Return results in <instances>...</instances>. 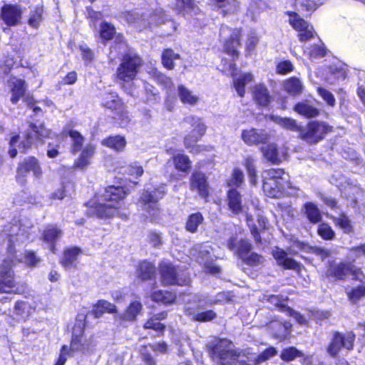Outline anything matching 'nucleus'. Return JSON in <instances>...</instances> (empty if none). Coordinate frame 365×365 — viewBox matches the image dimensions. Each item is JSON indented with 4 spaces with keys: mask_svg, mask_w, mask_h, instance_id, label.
<instances>
[{
    "mask_svg": "<svg viewBox=\"0 0 365 365\" xmlns=\"http://www.w3.org/2000/svg\"><path fill=\"white\" fill-rule=\"evenodd\" d=\"M273 257L277 260V264L285 269H297L299 264L292 258L287 257V254L282 249L276 247L272 252Z\"/></svg>",
    "mask_w": 365,
    "mask_h": 365,
    "instance_id": "nucleus-25",
    "label": "nucleus"
},
{
    "mask_svg": "<svg viewBox=\"0 0 365 365\" xmlns=\"http://www.w3.org/2000/svg\"><path fill=\"white\" fill-rule=\"evenodd\" d=\"M102 104L104 107L118 110L121 106V102L115 93H106L103 95Z\"/></svg>",
    "mask_w": 365,
    "mask_h": 365,
    "instance_id": "nucleus-40",
    "label": "nucleus"
},
{
    "mask_svg": "<svg viewBox=\"0 0 365 365\" xmlns=\"http://www.w3.org/2000/svg\"><path fill=\"white\" fill-rule=\"evenodd\" d=\"M43 11L42 6H36L31 10L28 20L29 25L35 29L38 28L42 19Z\"/></svg>",
    "mask_w": 365,
    "mask_h": 365,
    "instance_id": "nucleus-50",
    "label": "nucleus"
},
{
    "mask_svg": "<svg viewBox=\"0 0 365 365\" xmlns=\"http://www.w3.org/2000/svg\"><path fill=\"white\" fill-rule=\"evenodd\" d=\"M209 248L207 245H196L190 250V255L195 257L200 264H204L207 272L215 274L220 272V268L210 262Z\"/></svg>",
    "mask_w": 365,
    "mask_h": 365,
    "instance_id": "nucleus-12",
    "label": "nucleus"
},
{
    "mask_svg": "<svg viewBox=\"0 0 365 365\" xmlns=\"http://www.w3.org/2000/svg\"><path fill=\"white\" fill-rule=\"evenodd\" d=\"M126 173L128 175L138 178L143 174V169L138 163H134L127 167Z\"/></svg>",
    "mask_w": 365,
    "mask_h": 365,
    "instance_id": "nucleus-63",
    "label": "nucleus"
},
{
    "mask_svg": "<svg viewBox=\"0 0 365 365\" xmlns=\"http://www.w3.org/2000/svg\"><path fill=\"white\" fill-rule=\"evenodd\" d=\"M127 195L126 191L121 186L110 185L106 188L101 198L104 202L95 203L88 210L91 215L98 218L113 217L118 216L126 219L127 215L121 212L118 204Z\"/></svg>",
    "mask_w": 365,
    "mask_h": 365,
    "instance_id": "nucleus-1",
    "label": "nucleus"
},
{
    "mask_svg": "<svg viewBox=\"0 0 365 365\" xmlns=\"http://www.w3.org/2000/svg\"><path fill=\"white\" fill-rule=\"evenodd\" d=\"M96 146L92 143H87L80 151V155L75 160L73 168L83 170L91 163L92 158L96 153Z\"/></svg>",
    "mask_w": 365,
    "mask_h": 365,
    "instance_id": "nucleus-20",
    "label": "nucleus"
},
{
    "mask_svg": "<svg viewBox=\"0 0 365 365\" xmlns=\"http://www.w3.org/2000/svg\"><path fill=\"white\" fill-rule=\"evenodd\" d=\"M141 63L142 61L137 55L132 53L125 55L117 69L118 79L123 82L133 81L135 79Z\"/></svg>",
    "mask_w": 365,
    "mask_h": 365,
    "instance_id": "nucleus-4",
    "label": "nucleus"
},
{
    "mask_svg": "<svg viewBox=\"0 0 365 365\" xmlns=\"http://www.w3.org/2000/svg\"><path fill=\"white\" fill-rule=\"evenodd\" d=\"M233 344L227 339L214 338L207 344L210 356L213 359H220L221 365H250L252 361L244 351L232 349Z\"/></svg>",
    "mask_w": 365,
    "mask_h": 365,
    "instance_id": "nucleus-2",
    "label": "nucleus"
},
{
    "mask_svg": "<svg viewBox=\"0 0 365 365\" xmlns=\"http://www.w3.org/2000/svg\"><path fill=\"white\" fill-rule=\"evenodd\" d=\"M294 110L298 114L308 118L317 117L319 114V110L307 101L297 103Z\"/></svg>",
    "mask_w": 365,
    "mask_h": 365,
    "instance_id": "nucleus-31",
    "label": "nucleus"
},
{
    "mask_svg": "<svg viewBox=\"0 0 365 365\" xmlns=\"http://www.w3.org/2000/svg\"><path fill=\"white\" fill-rule=\"evenodd\" d=\"M284 172L282 169H270L263 182V190L270 197H277L284 189L280 180Z\"/></svg>",
    "mask_w": 365,
    "mask_h": 365,
    "instance_id": "nucleus-7",
    "label": "nucleus"
},
{
    "mask_svg": "<svg viewBox=\"0 0 365 365\" xmlns=\"http://www.w3.org/2000/svg\"><path fill=\"white\" fill-rule=\"evenodd\" d=\"M51 133V130L46 128L43 125H37L34 123H30L29 128L25 132L23 140L19 145L20 151L26 152L28 149L31 148L37 140L48 138Z\"/></svg>",
    "mask_w": 365,
    "mask_h": 365,
    "instance_id": "nucleus-8",
    "label": "nucleus"
},
{
    "mask_svg": "<svg viewBox=\"0 0 365 365\" xmlns=\"http://www.w3.org/2000/svg\"><path fill=\"white\" fill-rule=\"evenodd\" d=\"M319 95L323 98L328 106L334 107L336 104V100L334 95L328 90L322 87L317 88Z\"/></svg>",
    "mask_w": 365,
    "mask_h": 365,
    "instance_id": "nucleus-59",
    "label": "nucleus"
},
{
    "mask_svg": "<svg viewBox=\"0 0 365 365\" xmlns=\"http://www.w3.org/2000/svg\"><path fill=\"white\" fill-rule=\"evenodd\" d=\"M175 168L180 172L187 173L191 169V161L185 154H177L173 156Z\"/></svg>",
    "mask_w": 365,
    "mask_h": 365,
    "instance_id": "nucleus-42",
    "label": "nucleus"
},
{
    "mask_svg": "<svg viewBox=\"0 0 365 365\" xmlns=\"http://www.w3.org/2000/svg\"><path fill=\"white\" fill-rule=\"evenodd\" d=\"M81 253V250L78 247L66 249L63 253V258L61 262L65 268H69L74 265L78 256Z\"/></svg>",
    "mask_w": 365,
    "mask_h": 365,
    "instance_id": "nucleus-39",
    "label": "nucleus"
},
{
    "mask_svg": "<svg viewBox=\"0 0 365 365\" xmlns=\"http://www.w3.org/2000/svg\"><path fill=\"white\" fill-rule=\"evenodd\" d=\"M328 273L339 280H344L349 275L353 276V279L360 282L364 279L361 271L355 268L351 263H339L334 265L329 269Z\"/></svg>",
    "mask_w": 365,
    "mask_h": 365,
    "instance_id": "nucleus-11",
    "label": "nucleus"
},
{
    "mask_svg": "<svg viewBox=\"0 0 365 365\" xmlns=\"http://www.w3.org/2000/svg\"><path fill=\"white\" fill-rule=\"evenodd\" d=\"M303 210L310 222L315 224L321 221L322 215L316 204L312 202H306Z\"/></svg>",
    "mask_w": 365,
    "mask_h": 365,
    "instance_id": "nucleus-35",
    "label": "nucleus"
},
{
    "mask_svg": "<svg viewBox=\"0 0 365 365\" xmlns=\"http://www.w3.org/2000/svg\"><path fill=\"white\" fill-rule=\"evenodd\" d=\"M187 299L196 301L199 307H207L226 302L230 299V296L228 292H225L217 293L214 297L207 294H195L189 295Z\"/></svg>",
    "mask_w": 365,
    "mask_h": 365,
    "instance_id": "nucleus-15",
    "label": "nucleus"
},
{
    "mask_svg": "<svg viewBox=\"0 0 365 365\" xmlns=\"http://www.w3.org/2000/svg\"><path fill=\"white\" fill-rule=\"evenodd\" d=\"M8 85L11 93L10 101L12 103L16 104L20 98L25 96L26 91V82L24 80L13 77L9 80Z\"/></svg>",
    "mask_w": 365,
    "mask_h": 365,
    "instance_id": "nucleus-24",
    "label": "nucleus"
},
{
    "mask_svg": "<svg viewBox=\"0 0 365 365\" xmlns=\"http://www.w3.org/2000/svg\"><path fill=\"white\" fill-rule=\"evenodd\" d=\"M317 232L321 237L326 240H332L335 236L334 230L326 223H322L319 225Z\"/></svg>",
    "mask_w": 365,
    "mask_h": 365,
    "instance_id": "nucleus-55",
    "label": "nucleus"
},
{
    "mask_svg": "<svg viewBox=\"0 0 365 365\" xmlns=\"http://www.w3.org/2000/svg\"><path fill=\"white\" fill-rule=\"evenodd\" d=\"M227 200L232 213L237 215L242 211V196L237 190L232 188L227 192Z\"/></svg>",
    "mask_w": 365,
    "mask_h": 365,
    "instance_id": "nucleus-30",
    "label": "nucleus"
},
{
    "mask_svg": "<svg viewBox=\"0 0 365 365\" xmlns=\"http://www.w3.org/2000/svg\"><path fill=\"white\" fill-rule=\"evenodd\" d=\"M191 189L197 190L200 196L206 199L209 196L210 187L205 174L194 173L191 178Z\"/></svg>",
    "mask_w": 365,
    "mask_h": 365,
    "instance_id": "nucleus-22",
    "label": "nucleus"
},
{
    "mask_svg": "<svg viewBox=\"0 0 365 365\" xmlns=\"http://www.w3.org/2000/svg\"><path fill=\"white\" fill-rule=\"evenodd\" d=\"M288 14L289 16V24L299 34L309 26V23L302 19L297 13L289 12Z\"/></svg>",
    "mask_w": 365,
    "mask_h": 365,
    "instance_id": "nucleus-46",
    "label": "nucleus"
},
{
    "mask_svg": "<svg viewBox=\"0 0 365 365\" xmlns=\"http://www.w3.org/2000/svg\"><path fill=\"white\" fill-rule=\"evenodd\" d=\"M32 172L34 177L36 179L41 178L42 175V170L37 159L34 157H29L25 159L19 164L18 168L19 175H23Z\"/></svg>",
    "mask_w": 365,
    "mask_h": 365,
    "instance_id": "nucleus-23",
    "label": "nucleus"
},
{
    "mask_svg": "<svg viewBox=\"0 0 365 365\" xmlns=\"http://www.w3.org/2000/svg\"><path fill=\"white\" fill-rule=\"evenodd\" d=\"M152 298L158 302L170 304L175 301L176 297L173 292L159 290L153 293Z\"/></svg>",
    "mask_w": 365,
    "mask_h": 365,
    "instance_id": "nucleus-48",
    "label": "nucleus"
},
{
    "mask_svg": "<svg viewBox=\"0 0 365 365\" xmlns=\"http://www.w3.org/2000/svg\"><path fill=\"white\" fill-rule=\"evenodd\" d=\"M160 272L161 281L164 284L187 285L190 282V278L186 272L179 269L169 262L160 264Z\"/></svg>",
    "mask_w": 365,
    "mask_h": 365,
    "instance_id": "nucleus-6",
    "label": "nucleus"
},
{
    "mask_svg": "<svg viewBox=\"0 0 365 365\" xmlns=\"http://www.w3.org/2000/svg\"><path fill=\"white\" fill-rule=\"evenodd\" d=\"M241 137L245 144L254 145L266 143L269 135L264 130L250 128L242 130Z\"/></svg>",
    "mask_w": 365,
    "mask_h": 365,
    "instance_id": "nucleus-17",
    "label": "nucleus"
},
{
    "mask_svg": "<svg viewBox=\"0 0 365 365\" xmlns=\"http://www.w3.org/2000/svg\"><path fill=\"white\" fill-rule=\"evenodd\" d=\"M203 220V216L200 212L191 214L186 222V230L192 233L196 232L198 226L202 223Z\"/></svg>",
    "mask_w": 365,
    "mask_h": 365,
    "instance_id": "nucleus-45",
    "label": "nucleus"
},
{
    "mask_svg": "<svg viewBox=\"0 0 365 365\" xmlns=\"http://www.w3.org/2000/svg\"><path fill=\"white\" fill-rule=\"evenodd\" d=\"M153 191L146 190L143 192L140 202L143 209L146 211L152 220H155L159 213L157 200Z\"/></svg>",
    "mask_w": 365,
    "mask_h": 365,
    "instance_id": "nucleus-21",
    "label": "nucleus"
},
{
    "mask_svg": "<svg viewBox=\"0 0 365 365\" xmlns=\"http://www.w3.org/2000/svg\"><path fill=\"white\" fill-rule=\"evenodd\" d=\"M253 81V76L251 73H244L239 78H234V87L241 97L245 94V86Z\"/></svg>",
    "mask_w": 365,
    "mask_h": 365,
    "instance_id": "nucleus-43",
    "label": "nucleus"
},
{
    "mask_svg": "<svg viewBox=\"0 0 365 365\" xmlns=\"http://www.w3.org/2000/svg\"><path fill=\"white\" fill-rule=\"evenodd\" d=\"M33 312L34 309L29 302H16L14 307V318L16 320H25Z\"/></svg>",
    "mask_w": 365,
    "mask_h": 365,
    "instance_id": "nucleus-29",
    "label": "nucleus"
},
{
    "mask_svg": "<svg viewBox=\"0 0 365 365\" xmlns=\"http://www.w3.org/2000/svg\"><path fill=\"white\" fill-rule=\"evenodd\" d=\"M63 133L68 135L71 139V151L73 154H76L83 148L85 138L78 131L65 128Z\"/></svg>",
    "mask_w": 365,
    "mask_h": 365,
    "instance_id": "nucleus-28",
    "label": "nucleus"
},
{
    "mask_svg": "<svg viewBox=\"0 0 365 365\" xmlns=\"http://www.w3.org/2000/svg\"><path fill=\"white\" fill-rule=\"evenodd\" d=\"M23 10L17 4H5L0 11V17L8 26H16L21 23Z\"/></svg>",
    "mask_w": 365,
    "mask_h": 365,
    "instance_id": "nucleus-14",
    "label": "nucleus"
},
{
    "mask_svg": "<svg viewBox=\"0 0 365 365\" xmlns=\"http://www.w3.org/2000/svg\"><path fill=\"white\" fill-rule=\"evenodd\" d=\"M277 354V351L274 347H269L264 350L262 353L257 356L255 360L256 364H259L262 362H264L269 358L275 356Z\"/></svg>",
    "mask_w": 365,
    "mask_h": 365,
    "instance_id": "nucleus-61",
    "label": "nucleus"
},
{
    "mask_svg": "<svg viewBox=\"0 0 365 365\" xmlns=\"http://www.w3.org/2000/svg\"><path fill=\"white\" fill-rule=\"evenodd\" d=\"M244 182V173L239 168H235L227 183L229 186L240 187Z\"/></svg>",
    "mask_w": 365,
    "mask_h": 365,
    "instance_id": "nucleus-56",
    "label": "nucleus"
},
{
    "mask_svg": "<svg viewBox=\"0 0 365 365\" xmlns=\"http://www.w3.org/2000/svg\"><path fill=\"white\" fill-rule=\"evenodd\" d=\"M217 5L224 14L235 13L239 8L237 0H215Z\"/></svg>",
    "mask_w": 365,
    "mask_h": 365,
    "instance_id": "nucleus-47",
    "label": "nucleus"
},
{
    "mask_svg": "<svg viewBox=\"0 0 365 365\" xmlns=\"http://www.w3.org/2000/svg\"><path fill=\"white\" fill-rule=\"evenodd\" d=\"M242 260L250 266H259L264 262V258L255 252L248 254Z\"/></svg>",
    "mask_w": 365,
    "mask_h": 365,
    "instance_id": "nucleus-57",
    "label": "nucleus"
},
{
    "mask_svg": "<svg viewBox=\"0 0 365 365\" xmlns=\"http://www.w3.org/2000/svg\"><path fill=\"white\" fill-rule=\"evenodd\" d=\"M179 58L180 55L170 48L165 49L162 54V63L168 69H173L175 66L174 61Z\"/></svg>",
    "mask_w": 365,
    "mask_h": 365,
    "instance_id": "nucleus-49",
    "label": "nucleus"
},
{
    "mask_svg": "<svg viewBox=\"0 0 365 365\" xmlns=\"http://www.w3.org/2000/svg\"><path fill=\"white\" fill-rule=\"evenodd\" d=\"M13 261L5 260L0 265V293H9L15 287Z\"/></svg>",
    "mask_w": 365,
    "mask_h": 365,
    "instance_id": "nucleus-13",
    "label": "nucleus"
},
{
    "mask_svg": "<svg viewBox=\"0 0 365 365\" xmlns=\"http://www.w3.org/2000/svg\"><path fill=\"white\" fill-rule=\"evenodd\" d=\"M320 0H296V5L302 11L315 10L321 4Z\"/></svg>",
    "mask_w": 365,
    "mask_h": 365,
    "instance_id": "nucleus-54",
    "label": "nucleus"
},
{
    "mask_svg": "<svg viewBox=\"0 0 365 365\" xmlns=\"http://www.w3.org/2000/svg\"><path fill=\"white\" fill-rule=\"evenodd\" d=\"M349 299L352 303H356L362 297H365V287L361 286L353 289L351 292H347Z\"/></svg>",
    "mask_w": 365,
    "mask_h": 365,
    "instance_id": "nucleus-58",
    "label": "nucleus"
},
{
    "mask_svg": "<svg viewBox=\"0 0 365 365\" xmlns=\"http://www.w3.org/2000/svg\"><path fill=\"white\" fill-rule=\"evenodd\" d=\"M263 156L272 164H278L281 162L279 157L277 145L274 143L269 144L261 148Z\"/></svg>",
    "mask_w": 365,
    "mask_h": 365,
    "instance_id": "nucleus-37",
    "label": "nucleus"
},
{
    "mask_svg": "<svg viewBox=\"0 0 365 365\" xmlns=\"http://www.w3.org/2000/svg\"><path fill=\"white\" fill-rule=\"evenodd\" d=\"M271 119L273 122L285 129L300 133L302 126L298 125L297 121L292 118H282L278 115H272Z\"/></svg>",
    "mask_w": 365,
    "mask_h": 365,
    "instance_id": "nucleus-36",
    "label": "nucleus"
},
{
    "mask_svg": "<svg viewBox=\"0 0 365 365\" xmlns=\"http://www.w3.org/2000/svg\"><path fill=\"white\" fill-rule=\"evenodd\" d=\"M63 230L56 225L51 224L45 227L42 232V240L46 242L52 252H55V245L63 236Z\"/></svg>",
    "mask_w": 365,
    "mask_h": 365,
    "instance_id": "nucleus-19",
    "label": "nucleus"
},
{
    "mask_svg": "<svg viewBox=\"0 0 365 365\" xmlns=\"http://www.w3.org/2000/svg\"><path fill=\"white\" fill-rule=\"evenodd\" d=\"M334 220L336 225L341 228L344 232H349L351 230L350 220L344 214H341L338 217H334Z\"/></svg>",
    "mask_w": 365,
    "mask_h": 365,
    "instance_id": "nucleus-60",
    "label": "nucleus"
},
{
    "mask_svg": "<svg viewBox=\"0 0 365 365\" xmlns=\"http://www.w3.org/2000/svg\"><path fill=\"white\" fill-rule=\"evenodd\" d=\"M136 274L138 278L141 280H148L155 276V267L152 263L147 261H143L139 264Z\"/></svg>",
    "mask_w": 365,
    "mask_h": 365,
    "instance_id": "nucleus-32",
    "label": "nucleus"
},
{
    "mask_svg": "<svg viewBox=\"0 0 365 365\" xmlns=\"http://www.w3.org/2000/svg\"><path fill=\"white\" fill-rule=\"evenodd\" d=\"M70 348L71 351H81L84 354L89 353L92 351V341L84 338L81 329L78 330L75 328Z\"/></svg>",
    "mask_w": 365,
    "mask_h": 365,
    "instance_id": "nucleus-18",
    "label": "nucleus"
},
{
    "mask_svg": "<svg viewBox=\"0 0 365 365\" xmlns=\"http://www.w3.org/2000/svg\"><path fill=\"white\" fill-rule=\"evenodd\" d=\"M115 33V28L113 25L103 22L101 25L100 36L104 41L111 39Z\"/></svg>",
    "mask_w": 365,
    "mask_h": 365,
    "instance_id": "nucleus-53",
    "label": "nucleus"
},
{
    "mask_svg": "<svg viewBox=\"0 0 365 365\" xmlns=\"http://www.w3.org/2000/svg\"><path fill=\"white\" fill-rule=\"evenodd\" d=\"M102 144L116 151H121L126 145V140L124 137L115 135L103 140Z\"/></svg>",
    "mask_w": 365,
    "mask_h": 365,
    "instance_id": "nucleus-38",
    "label": "nucleus"
},
{
    "mask_svg": "<svg viewBox=\"0 0 365 365\" xmlns=\"http://www.w3.org/2000/svg\"><path fill=\"white\" fill-rule=\"evenodd\" d=\"M240 34V31L239 29H234L230 34V38L225 41V49L227 53L232 56L238 54L237 48L240 45L239 40Z\"/></svg>",
    "mask_w": 365,
    "mask_h": 365,
    "instance_id": "nucleus-33",
    "label": "nucleus"
},
{
    "mask_svg": "<svg viewBox=\"0 0 365 365\" xmlns=\"http://www.w3.org/2000/svg\"><path fill=\"white\" fill-rule=\"evenodd\" d=\"M191 294H185L182 296V301L186 304L185 312L187 315L192 316V319L200 322H210L217 317V314L212 310L199 312L198 310L205 307H199L196 301L188 300L187 297Z\"/></svg>",
    "mask_w": 365,
    "mask_h": 365,
    "instance_id": "nucleus-9",
    "label": "nucleus"
},
{
    "mask_svg": "<svg viewBox=\"0 0 365 365\" xmlns=\"http://www.w3.org/2000/svg\"><path fill=\"white\" fill-rule=\"evenodd\" d=\"M354 340L355 334L351 331L347 332L345 334L335 332L327 348V352L330 356H336L342 347L347 350H351L353 348Z\"/></svg>",
    "mask_w": 365,
    "mask_h": 365,
    "instance_id": "nucleus-10",
    "label": "nucleus"
},
{
    "mask_svg": "<svg viewBox=\"0 0 365 365\" xmlns=\"http://www.w3.org/2000/svg\"><path fill=\"white\" fill-rule=\"evenodd\" d=\"M275 326L279 327L283 331H275L274 333V336L278 339H284L289 334L292 324L288 322H279L278 321H274L271 322L270 327L271 328H274Z\"/></svg>",
    "mask_w": 365,
    "mask_h": 365,
    "instance_id": "nucleus-51",
    "label": "nucleus"
},
{
    "mask_svg": "<svg viewBox=\"0 0 365 365\" xmlns=\"http://www.w3.org/2000/svg\"><path fill=\"white\" fill-rule=\"evenodd\" d=\"M361 255H365V244L351 248L347 257L349 260L354 262L356 258Z\"/></svg>",
    "mask_w": 365,
    "mask_h": 365,
    "instance_id": "nucleus-64",
    "label": "nucleus"
},
{
    "mask_svg": "<svg viewBox=\"0 0 365 365\" xmlns=\"http://www.w3.org/2000/svg\"><path fill=\"white\" fill-rule=\"evenodd\" d=\"M256 160L249 156L245 159L244 165L247 170L250 182L252 185H256L257 183V175L255 165Z\"/></svg>",
    "mask_w": 365,
    "mask_h": 365,
    "instance_id": "nucleus-44",
    "label": "nucleus"
},
{
    "mask_svg": "<svg viewBox=\"0 0 365 365\" xmlns=\"http://www.w3.org/2000/svg\"><path fill=\"white\" fill-rule=\"evenodd\" d=\"M186 121L191 124L192 129L184 138L185 146L190 153H197L199 147L197 143L205 135L207 125L201 118L195 116L187 117Z\"/></svg>",
    "mask_w": 365,
    "mask_h": 365,
    "instance_id": "nucleus-5",
    "label": "nucleus"
},
{
    "mask_svg": "<svg viewBox=\"0 0 365 365\" xmlns=\"http://www.w3.org/2000/svg\"><path fill=\"white\" fill-rule=\"evenodd\" d=\"M144 328L152 329L162 333L164 331L165 326L157 320L155 317H153L144 324Z\"/></svg>",
    "mask_w": 365,
    "mask_h": 365,
    "instance_id": "nucleus-62",
    "label": "nucleus"
},
{
    "mask_svg": "<svg viewBox=\"0 0 365 365\" xmlns=\"http://www.w3.org/2000/svg\"><path fill=\"white\" fill-rule=\"evenodd\" d=\"M178 93L181 102L184 104L195 106L199 101L198 96L183 85L178 86Z\"/></svg>",
    "mask_w": 365,
    "mask_h": 365,
    "instance_id": "nucleus-34",
    "label": "nucleus"
},
{
    "mask_svg": "<svg viewBox=\"0 0 365 365\" xmlns=\"http://www.w3.org/2000/svg\"><path fill=\"white\" fill-rule=\"evenodd\" d=\"M331 131V127L322 121L314 120L301 127L299 138L309 144H316Z\"/></svg>",
    "mask_w": 365,
    "mask_h": 365,
    "instance_id": "nucleus-3",
    "label": "nucleus"
},
{
    "mask_svg": "<svg viewBox=\"0 0 365 365\" xmlns=\"http://www.w3.org/2000/svg\"><path fill=\"white\" fill-rule=\"evenodd\" d=\"M252 96L255 103L265 107L271 102V96L268 89L262 84L256 85L252 91Z\"/></svg>",
    "mask_w": 365,
    "mask_h": 365,
    "instance_id": "nucleus-27",
    "label": "nucleus"
},
{
    "mask_svg": "<svg viewBox=\"0 0 365 365\" xmlns=\"http://www.w3.org/2000/svg\"><path fill=\"white\" fill-rule=\"evenodd\" d=\"M227 248L243 259L252 249L250 242L242 238H238L237 236H232L229 238L227 243Z\"/></svg>",
    "mask_w": 365,
    "mask_h": 365,
    "instance_id": "nucleus-16",
    "label": "nucleus"
},
{
    "mask_svg": "<svg viewBox=\"0 0 365 365\" xmlns=\"http://www.w3.org/2000/svg\"><path fill=\"white\" fill-rule=\"evenodd\" d=\"M303 354L294 346H290L283 349L280 354V358L285 361H291L297 357L302 356Z\"/></svg>",
    "mask_w": 365,
    "mask_h": 365,
    "instance_id": "nucleus-52",
    "label": "nucleus"
},
{
    "mask_svg": "<svg viewBox=\"0 0 365 365\" xmlns=\"http://www.w3.org/2000/svg\"><path fill=\"white\" fill-rule=\"evenodd\" d=\"M142 308L143 306L140 302L134 301L130 304L123 314L116 315L115 319L120 321L133 322L137 316L140 314Z\"/></svg>",
    "mask_w": 365,
    "mask_h": 365,
    "instance_id": "nucleus-26",
    "label": "nucleus"
},
{
    "mask_svg": "<svg viewBox=\"0 0 365 365\" xmlns=\"http://www.w3.org/2000/svg\"><path fill=\"white\" fill-rule=\"evenodd\" d=\"M284 88L290 95L297 96L302 93L304 87L299 78H290L284 83Z\"/></svg>",
    "mask_w": 365,
    "mask_h": 365,
    "instance_id": "nucleus-41",
    "label": "nucleus"
}]
</instances>
